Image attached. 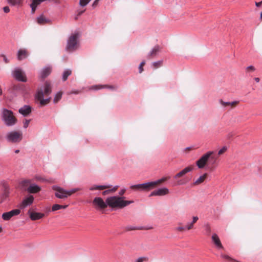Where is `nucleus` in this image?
Segmentation results:
<instances>
[{
  "instance_id": "obj_34",
  "label": "nucleus",
  "mask_w": 262,
  "mask_h": 262,
  "mask_svg": "<svg viewBox=\"0 0 262 262\" xmlns=\"http://www.w3.org/2000/svg\"><path fill=\"white\" fill-rule=\"evenodd\" d=\"M221 256L223 258H224V259H227L228 260L231 261L232 262H238L237 260H236L235 259H234L231 258V257H230L229 255H225V254H224L223 253H222L221 254Z\"/></svg>"
},
{
  "instance_id": "obj_50",
  "label": "nucleus",
  "mask_w": 262,
  "mask_h": 262,
  "mask_svg": "<svg viewBox=\"0 0 262 262\" xmlns=\"http://www.w3.org/2000/svg\"><path fill=\"white\" fill-rule=\"evenodd\" d=\"M187 229L186 227H182V226H180V227H178L176 228V229L178 231H183L185 229Z\"/></svg>"
},
{
  "instance_id": "obj_33",
  "label": "nucleus",
  "mask_w": 262,
  "mask_h": 262,
  "mask_svg": "<svg viewBox=\"0 0 262 262\" xmlns=\"http://www.w3.org/2000/svg\"><path fill=\"white\" fill-rule=\"evenodd\" d=\"M132 190L141 191V184L132 185L130 186Z\"/></svg>"
},
{
  "instance_id": "obj_47",
  "label": "nucleus",
  "mask_w": 262,
  "mask_h": 262,
  "mask_svg": "<svg viewBox=\"0 0 262 262\" xmlns=\"http://www.w3.org/2000/svg\"><path fill=\"white\" fill-rule=\"evenodd\" d=\"M3 10L5 13H8L10 12V8L8 6H5L3 8Z\"/></svg>"
},
{
  "instance_id": "obj_5",
  "label": "nucleus",
  "mask_w": 262,
  "mask_h": 262,
  "mask_svg": "<svg viewBox=\"0 0 262 262\" xmlns=\"http://www.w3.org/2000/svg\"><path fill=\"white\" fill-rule=\"evenodd\" d=\"M31 183L30 180H24L20 182V184L23 189L30 194L38 193L41 190V187L35 183Z\"/></svg>"
},
{
  "instance_id": "obj_8",
  "label": "nucleus",
  "mask_w": 262,
  "mask_h": 262,
  "mask_svg": "<svg viewBox=\"0 0 262 262\" xmlns=\"http://www.w3.org/2000/svg\"><path fill=\"white\" fill-rule=\"evenodd\" d=\"M78 33H75L70 36L68 40L66 50L68 52H73L76 49L78 43Z\"/></svg>"
},
{
  "instance_id": "obj_28",
  "label": "nucleus",
  "mask_w": 262,
  "mask_h": 262,
  "mask_svg": "<svg viewBox=\"0 0 262 262\" xmlns=\"http://www.w3.org/2000/svg\"><path fill=\"white\" fill-rule=\"evenodd\" d=\"M104 88H108V89H112V90H115V88H114V86H112V85H103H103H93L91 87V89L92 90H98Z\"/></svg>"
},
{
  "instance_id": "obj_52",
  "label": "nucleus",
  "mask_w": 262,
  "mask_h": 262,
  "mask_svg": "<svg viewBox=\"0 0 262 262\" xmlns=\"http://www.w3.org/2000/svg\"><path fill=\"white\" fill-rule=\"evenodd\" d=\"M126 190L125 189H121L119 192V194L120 195H122L123 194H124Z\"/></svg>"
},
{
  "instance_id": "obj_61",
  "label": "nucleus",
  "mask_w": 262,
  "mask_h": 262,
  "mask_svg": "<svg viewBox=\"0 0 262 262\" xmlns=\"http://www.w3.org/2000/svg\"><path fill=\"white\" fill-rule=\"evenodd\" d=\"M190 149H191L190 147H186L185 148V150H190Z\"/></svg>"
},
{
  "instance_id": "obj_15",
  "label": "nucleus",
  "mask_w": 262,
  "mask_h": 262,
  "mask_svg": "<svg viewBox=\"0 0 262 262\" xmlns=\"http://www.w3.org/2000/svg\"><path fill=\"white\" fill-rule=\"evenodd\" d=\"M52 72V67L48 66L43 67L39 72V77L44 79L48 77Z\"/></svg>"
},
{
  "instance_id": "obj_57",
  "label": "nucleus",
  "mask_w": 262,
  "mask_h": 262,
  "mask_svg": "<svg viewBox=\"0 0 262 262\" xmlns=\"http://www.w3.org/2000/svg\"><path fill=\"white\" fill-rule=\"evenodd\" d=\"M79 93L78 91H73L71 92V94H77Z\"/></svg>"
},
{
  "instance_id": "obj_44",
  "label": "nucleus",
  "mask_w": 262,
  "mask_h": 262,
  "mask_svg": "<svg viewBox=\"0 0 262 262\" xmlns=\"http://www.w3.org/2000/svg\"><path fill=\"white\" fill-rule=\"evenodd\" d=\"M146 259V257H141L136 259L135 262H143Z\"/></svg>"
},
{
  "instance_id": "obj_18",
  "label": "nucleus",
  "mask_w": 262,
  "mask_h": 262,
  "mask_svg": "<svg viewBox=\"0 0 262 262\" xmlns=\"http://www.w3.org/2000/svg\"><path fill=\"white\" fill-rule=\"evenodd\" d=\"M212 241L216 246V248L218 249H223V246L221 242V241L218 236V235L214 233L211 237Z\"/></svg>"
},
{
  "instance_id": "obj_29",
  "label": "nucleus",
  "mask_w": 262,
  "mask_h": 262,
  "mask_svg": "<svg viewBox=\"0 0 262 262\" xmlns=\"http://www.w3.org/2000/svg\"><path fill=\"white\" fill-rule=\"evenodd\" d=\"M72 74V71L70 69H67L66 70L63 74L62 76V79L63 81H65L67 80L68 77L71 75Z\"/></svg>"
},
{
  "instance_id": "obj_43",
  "label": "nucleus",
  "mask_w": 262,
  "mask_h": 262,
  "mask_svg": "<svg viewBox=\"0 0 262 262\" xmlns=\"http://www.w3.org/2000/svg\"><path fill=\"white\" fill-rule=\"evenodd\" d=\"M227 147L226 146H223L221 149L219 150L218 152V155H221L224 153L227 150Z\"/></svg>"
},
{
  "instance_id": "obj_19",
  "label": "nucleus",
  "mask_w": 262,
  "mask_h": 262,
  "mask_svg": "<svg viewBox=\"0 0 262 262\" xmlns=\"http://www.w3.org/2000/svg\"><path fill=\"white\" fill-rule=\"evenodd\" d=\"M193 167L192 166H188L185 167L182 170L178 172L177 174L174 176V178L177 179L178 178H180L184 176L187 173L192 171Z\"/></svg>"
},
{
  "instance_id": "obj_58",
  "label": "nucleus",
  "mask_w": 262,
  "mask_h": 262,
  "mask_svg": "<svg viewBox=\"0 0 262 262\" xmlns=\"http://www.w3.org/2000/svg\"><path fill=\"white\" fill-rule=\"evenodd\" d=\"M68 205H61V209H66L68 207Z\"/></svg>"
},
{
  "instance_id": "obj_42",
  "label": "nucleus",
  "mask_w": 262,
  "mask_h": 262,
  "mask_svg": "<svg viewBox=\"0 0 262 262\" xmlns=\"http://www.w3.org/2000/svg\"><path fill=\"white\" fill-rule=\"evenodd\" d=\"M84 11H85V10H78L77 12V14L75 17V19L76 20H77L78 19V18L84 12Z\"/></svg>"
},
{
  "instance_id": "obj_59",
  "label": "nucleus",
  "mask_w": 262,
  "mask_h": 262,
  "mask_svg": "<svg viewBox=\"0 0 262 262\" xmlns=\"http://www.w3.org/2000/svg\"><path fill=\"white\" fill-rule=\"evenodd\" d=\"M254 80L256 82H258L259 81V78L258 77H256L254 78Z\"/></svg>"
},
{
  "instance_id": "obj_26",
  "label": "nucleus",
  "mask_w": 262,
  "mask_h": 262,
  "mask_svg": "<svg viewBox=\"0 0 262 262\" xmlns=\"http://www.w3.org/2000/svg\"><path fill=\"white\" fill-rule=\"evenodd\" d=\"M110 186L107 185H94L91 187H90L89 189L91 191L96 190H103L109 188Z\"/></svg>"
},
{
  "instance_id": "obj_14",
  "label": "nucleus",
  "mask_w": 262,
  "mask_h": 262,
  "mask_svg": "<svg viewBox=\"0 0 262 262\" xmlns=\"http://www.w3.org/2000/svg\"><path fill=\"white\" fill-rule=\"evenodd\" d=\"M168 192L169 190L168 188L166 187L161 188L152 191L150 193L149 196L165 195L168 194Z\"/></svg>"
},
{
  "instance_id": "obj_31",
  "label": "nucleus",
  "mask_w": 262,
  "mask_h": 262,
  "mask_svg": "<svg viewBox=\"0 0 262 262\" xmlns=\"http://www.w3.org/2000/svg\"><path fill=\"white\" fill-rule=\"evenodd\" d=\"M199 218L197 216H193L192 218V221L189 223L186 226L187 229L190 230L193 228V224L196 222Z\"/></svg>"
},
{
  "instance_id": "obj_39",
  "label": "nucleus",
  "mask_w": 262,
  "mask_h": 262,
  "mask_svg": "<svg viewBox=\"0 0 262 262\" xmlns=\"http://www.w3.org/2000/svg\"><path fill=\"white\" fill-rule=\"evenodd\" d=\"M59 209H61V205L54 204L52 207V211H57Z\"/></svg>"
},
{
  "instance_id": "obj_49",
  "label": "nucleus",
  "mask_w": 262,
  "mask_h": 262,
  "mask_svg": "<svg viewBox=\"0 0 262 262\" xmlns=\"http://www.w3.org/2000/svg\"><path fill=\"white\" fill-rule=\"evenodd\" d=\"M247 70L254 71L255 70V68L253 66H250L247 67Z\"/></svg>"
},
{
  "instance_id": "obj_54",
  "label": "nucleus",
  "mask_w": 262,
  "mask_h": 262,
  "mask_svg": "<svg viewBox=\"0 0 262 262\" xmlns=\"http://www.w3.org/2000/svg\"><path fill=\"white\" fill-rule=\"evenodd\" d=\"M118 188V186H114L113 188L111 189V192H115Z\"/></svg>"
},
{
  "instance_id": "obj_55",
  "label": "nucleus",
  "mask_w": 262,
  "mask_h": 262,
  "mask_svg": "<svg viewBox=\"0 0 262 262\" xmlns=\"http://www.w3.org/2000/svg\"><path fill=\"white\" fill-rule=\"evenodd\" d=\"M118 188V186H114L113 188L111 189V192H115Z\"/></svg>"
},
{
  "instance_id": "obj_20",
  "label": "nucleus",
  "mask_w": 262,
  "mask_h": 262,
  "mask_svg": "<svg viewBox=\"0 0 262 262\" xmlns=\"http://www.w3.org/2000/svg\"><path fill=\"white\" fill-rule=\"evenodd\" d=\"M155 188L153 182H148L141 184V191H149Z\"/></svg>"
},
{
  "instance_id": "obj_48",
  "label": "nucleus",
  "mask_w": 262,
  "mask_h": 262,
  "mask_svg": "<svg viewBox=\"0 0 262 262\" xmlns=\"http://www.w3.org/2000/svg\"><path fill=\"white\" fill-rule=\"evenodd\" d=\"M111 192V190H110V189L106 190L102 192V194L103 195H105L108 194Z\"/></svg>"
},
{
  "instance_id": "obj_45",
  "label": "nucleus",
  "mask_w": 262,
  "mask_h": 262,
  "mask_svg": "<svg viewBox=\"0 0 262 262\" xmlns=\"http://www.w3.org/2000/svg\"><path fill=\"white\" fill-rule=\"evenodd\" d=\"M30 122V120H26L25 122L24 123V127L26 128L28 127L29 124Z\"/></svg>"
},
{
  "instance_id": "obj_40",
  "label": "nucleus",
  "mask_w": 262,
  "mask_h": 262,
  "mask_svg": "<svg viewBox=\"0 0 262 262\" xmlns=\"http://www.w3.org/2000/svg\"><path fill=\"white\" fill-rule=\"evenodd\" d=\"M206 234L207 235H209L211 233V228L208 224H207L205 226Z\"/></svg>"
},
{
  "instance_id": "obj_21",
  "label": "nucleus",
  "mask_w": 262,
  "mask_h": 262,
  "mask_svg": "<svg viewBox=\"0 0 262 262\" xmlns=\"http://www.w3.org/2000/svg\"><path fill=\"white\" fill-rule=\"evenodd\" d=\"M24 89V86L23 85H21V84H17V85L12 84L11 85V88H10L9 90H10V91L11 93H15L18 92H23Z\"/></svg>"
},
{
  "instance_id": "obj_22",
  "label": "nucleus",
  "mask_w": 262,
  "mask_h": 262,
  "mask_svg": "<svg viewBox=\"0 0 262 262\" xmlns=\"http://www.w3.org/2000/svg\"><path fill=\"white\" fill-rule=\"evenodd\" d=\"M17 59L19 60H21L28 56V52L26 50L20 49L17 52Z\"/></svg>"
},
{
  "instance_id": "obj_56",
  "label": "nucleus",
  "mask_w": 262,
  "mask_h": 262,
  "mask_svg": "<svg viewBox=\"0 0 262 262\" xmlns=\"http://www.w3.org/2000/svg\"><path fill=\"white\" fill-rule=\"evenodd\" d=\"M214 159H215V161H214L213 160L208 161V164H211L212 165L213 164H214L215 161H216V159H215V157H214Z\"/></svg>"
},
{
  "instance_id": "obj_41",
  "label": "nucleus",
  "mask_w": 262,
  "mask_h": 262,
  "mask_svg": "<svg viewBox=\"0 0 262 262\" xmlns=\"http://www.w3.org/2000/svg\"><path fill=\"white\" fill-rule=\"evenodd\" d=\"M145 61H143L140 63V64L139 66V72L140 73H141L143 72V66L145 64Z\"/></svg>"
},
{
  "instance_id": "obj_17",
  "label": "nucleus",
  "mask_w": 262,
  "mask_h": 262,
  "mask_svg": "<svg viewBox=\"0 0 262 262\" xmlns=\"http://www.w3.org/2000/svg\"><path fill=\"white\" fill-rule=\"evenodd\" d=\"M160 51V47L159 45L155 46L147 55V58L150 59L158 54Z\"/></svg>"
},
{
  "instance_id": "obj_30",
  "label": "nucleus",
  "mask_w": 262,
  "mask_h": 262,
  "mask_svg": "<svg viewBox=\"0 0 262 262\" xmlns=\"http://www.w3.org/2000/svg\"><path fill=\"white\" fill-rule=\"evenodd\" d=\"M62 93L61 92H57L54 98L53 99V102L54 103H57L61 99L62 97Z\"/></svg>"
},
{
  "instance_id": "obj_7",
  "label": "nucleus",
  "mask_w": 262,
  "mask_h": 262,
  "mask_svg": "<svg viewBox=\"0 0 262 262\" xmlns=\"http://www.w3.org/2000/svg\"><path fill=\"white\" fill-rule=\"evenodd\" d=\"M213 151H208L203 155L196 162V164L199 168H203L208 161H215L214 157L212 156Z\"/></svg>"
},
{
  "instance_id": "obj_23",
  "label": "nucleus",
  "mask_w": 262,
  "mask_h": 262,
  "mask_svg": "<svg viewBox=\"0 0 262 262\" xmlns=\"http://www.w3.org/2000/svg\"><path fill=\"white\" fill-rule=\"evenodd\" d=\"M152 227L146 228L143 226H127L125 227V230L127 231L135 230H143V229H150Z\"/></svg>"
},
{
  "instance_id": "obj_11",
  "label": "nucleus",
  "mask_w": 262,
  "mask_h": 262,
  "mask_svg": "<svg viewBox=\"0 0 262 262\" xmlns=\"http://www.w3.org/2000/svg\"><path fill=\"white\" fill-rule=\"evenodd\" d=\"M34 200V197L31 194L25 196L23 199L21 203L19 204V208L23 209L30 206L33 204Z\"/></svg>"
},
{
  "instance_id": "obj_6",
  "label": "nucleus",
  "mask_w": 262,
  "mask_h": 262,
  "mask_svg": "<svg viewBox=\"0 0 262 262\" xmlns=\"http://www.w3.org/2000/svg\"><path fill=\"white\" fill-rule=\"evenodd\" d=\"M5 139L7 142L10 143H19L23 139V134L19 131H11L7 133Z\"/></svg>"
},
{
  "instance_id": "obj_62",
  "label": "nucleus",
  "mask_w": 262,
  "mask_h": 262,
  "mask_svg": "<svg viewBox=\"0 0 262 262\" xmlns=\"http://www.w3.org/2000/svg\"><path fill=\"white\" fill-rule=\"evenodd\" d=\"M15 154H18L19 152V149H16L15 150Z\"/></svg>"
},
{
  "instance_id": "obj_53",
  "label": "nucleus",
  "mask_w": 262,
  "mask_h": 262,
  "mask_svg": "<svg viewBox=\"0 0 262 262\" xmlns=\"http://www.w3.org/2000/svg\"><path fill=\"white\" fill-rule=\"evenodd\" d=\"M262 5V1L260 2H255V6L257 7H260Z\"/></svg>"
},
{
  "instance_id": "obj_63",
  "label": "nucleus",
  "mask_w": 262,
  "mask_h": 262,
  "mask_svg": "<svg viewBox=\"0 0 262 262\" xmlns=\"http://www.w3.org/2000/svg\"><path fill=\"white\" fill-rule=\"evenodd\" d=\"M260 18H262V12L260 13Z\"/></svg>"
},
{
  "instance_id": "obj_46",
  "label": "nucleus",
  "mask_w": 262,
  "mask_h": 262,
  "mask_svg": "<svg viewBox=\"0 0 262 262\" xmlns=\"http://www.w3.org/2000/svg\"><path fill=\"white\" fill-rule=\"evenodd\" d=\"M100 0H95L94 2H93V3L92 4V6L95 8L97 5H98V2Z\"/></svg>"
},
{
  "instance_id": "obj_35",
  "label": "nucleus",
  "mask_w": 262,
  "mask_h": 262,
  "mask_svg": "<svg viewBox=\"0 0 262 262\" xmlns=\"http://www.w3.org/2000/svg\"><path fill=\"white\" fill-rule=\"evenodd\" d=\"M167 180V178H165V177H163L160 179H159L156 181H152L153 182V183H154V186L155 187H156V186L158 184H159L161 183H163L164 182H165V181H166Z\"/></svg>"
},
{
  "instance_id": "obj_16",
  "label": "nucleus",
  "mask_w": 262,
  "mask_h": 262,
  "mask_svg": "<svg viewBox=\"0 0 262 262\" xmlns=\"http://www.w3.org/2000/svg\"><path fill=\"white\" fill-rule=\"evenodd\" d=\"M32 109V108L30 105H25L19 109L18 112L24 117H27L31 114Z\"/></svg>"
},
{
  "instance_id": "obj_4",
  "label": "nucleus",
  "mask_w": 262,
  "mask_h": 262,
  "mask_svg": "<svg viewBox=\"0 0 262 262\" xmlns=\"http://www.w3.org/2000/svg\"><path fill=\"white\" fill-rule=\"evenodd\" d=\"M52 189L56 191L54 194L55 196L60 199H65L72 194L80 190V188H77L67 190L56 185L53 186Z\"/></svg>"
},
{
  "instance_id": "obj_51",
  "label": "nucleus",
  "mask_w": 262,
  "mask_h": 262,
  "mask_svg": "<svg viewBox=\"0 0 262 262\" xmlns=\"http://www.w3.org/2000/svg\"><path fill=\"white\" fill-rule=\"evenodd\" d=\"M2 57H3V60L4 61V62L5 63H7L9 62V60L8 59V58L6 57V56L5 55H3Z\"/></svg>"
},
{
  "instance_id": "obj_24",
  "label": "nucleus",
  "mask_w": 262,
  "mask_h": 262,
  "mask_svg": "<svg viewBox=\"0 0 262 262\" xmlns=\"http://www.w3.org/2000/svg\"><path fill=\"white\" fill-rule=\"evenodd\" d=\"M37 21L39 24H45L51 23V20L45 17L43 15H41L38 16L37 18Z\"/></svg>"
},
{
  "instance_id": "obj_10",
  "label": "nucleus",
  "mask_w": 262,
  "mask_h": 262,
  "mask_svg": "<svg viewBox=\"0 0 262 262\" xmlns=\"http://www.w3.org/2000/svg\"><path fill=\"white\" fill-rule=\"evenodd\" d=\"M12 75L13 77L19 81L26 82L27 78L25 73L23 70L19 68H16L12 72Z\"/></svg>"
},
{
  "instance_id": "obj_25",
  "label": "nucleus",
  "mask_w": 262,
  "mask_h": 262,
  "mask_svg": "<svg viewBox=\"0 0 262 262\" xmlns=\"http://www.w3.org/2000/svg\"><path fill=\"white\" fill-rule=\"evenodd\" d=\"M219 103L222 106H223L224 107H228V106H233V105L236 104L238 103V102L236 101H233L231 102H225V101H224L222 99H220Z\"/></svg>"
},
{
  "instance_id": "obj_13",
  "label": "nucleus",
  "mask_w": 262,
  "mask_h": 262,
  "mask_svg": "<svg viewBox=\"0 0 262 262\" xmlns=\"http://www.w3.org/2000/svg\"><path fill=\"white\" fill-rule=\"evenodd\" d=\"M28 214L32 221H36L40 220L45 216V214L41 212H36L32 211L31 209H29L28 211Z\"/></svg>"
},
{
  "instance_id": "obj_27",
  "label": "nucleus",
  "mask_w": 262,
  "mask_h": 262,
  "mask_svg": "<svg viewBox=\"0 0 262 262\" xmlns=\"http://www.w3.org/2000/svg\"><path fill=\"white\" fill-rule=\"evenodd\" d=\"M3 189L4 190L2 197L3 200H5L9 196V190L8 186L6 184L4 185Z\"/></svg>"
},
{
  "instance_id": "obj_3",
  "label": "nucleus",
  "mask_w": 262,
  "mask_h": 262,
  "mask_svg": "<svg viewBox=\"0 0 262 262\" xmlns=\"http://www.w3.org/2000/svg\"><path fill=\"white\" fill-rule=\"evenodd\" d=\"M1 118L2 121L7 126H12L17 122V119L14 116L13 112L6 108H3L2 110Z\"/></svg>"
},
{
  "instance_id": "obj_1",
  "label": "nucleus",
  "mask_w": 262,
  "mask_h": 262,
  "mask_svg": "<svg viewBox=\"0 0 262 262\" xmlns=\"http://www.w3.org/2000/svg\"><path fill=\"white\" fill-rule=\"evenodd\" d=\"M52 86L51 83L48 81H46L42 88L38 89L36 91L34 98L36 102H38L40 106H44L48 104L51 100V97H49L44 98V96H49L51 94Z\"/></svg>"
},
{
  "instance_id": "obj_2",
  "label": "nucleus",
  "mask_w": 262,
  "mask_h": 262,
  "mask_svg": "<svg viewBox=\"0 0 262 262\" xmlns=\"http://www.w3.org/2000/svg\"><path fill=\"white\" fill-rule=\"evenodd\" d=\"M124 196H113L106 199L107 206L111 208H123L134 203L133 201H125Z\"/></svg>"
},
{
  "instance_id": "obj_38",
  "label": "nucleus",
  "mask_w": 262,
  "mask_h": 262,
  "mask_svg": "<svg viewBox=\"0 0 262 262\" xmlns=\"http://www.w3.org/2000/svg\"><path fill=\"white\" fill-rule=\"evenodd\" d=\"M91 0H80L79 5L81 7H84L86 6Z\"/></svg>"
},
{
  "instance_id": "obj_9",
  "label": "nucleus",
  "mask_w": 262,
  "mask_h": 262,
  "mask_svg": "<svg viewBox=\"0 0 262 262\" xmlns=\"http://www.w3.org/2000/svg\"><path fill=\"white\" fill-rule=\"evenodd\" d=\"M92 203L95 208L98 210H102L107 207L106 200L105 202L100 197H96L93 200Z\"/></svg>"
},
{
  "instance_id": "obj_37",
  "label": "nucleus",
  "mask_w": 262,
  "mask_h": 262,
  "mask_svg": "<svg viewBox=\"0 0 262 262\" xmlns=\"http://www.w3.org/2000/svg\"><path fill=\"white\" fill-rule=\"evenodd\" d=\"M162 60H159L152 62V64L155 68H158L162 66Z\"/></svg>"
},
{
  "instance_id": "obj_36",
  "label": "nucleus",
  "mask_w": 262,
  "mask_h": 262,
  "mask_svg": "<svg viewBox=\"0 0 262 262\" xmlns=\"http://www.w3.org/2000/svg\"><path fill=\"white\" fill-rule=\"evenodd\" d=\"M8 3L12 5L15 6L17 4H19L21 3V0H7Z\"/></svg>"
},
{
  "instance_id": "obj_60",
  "label": "nucleus",
  "mask_w": 262,
  "mask_h": 262,
  "mask_svg": "<svg viewBox=\"0 0 262 262\" xmlns=\"http://www.w3.org/2000/svg\"><path fill=\"white\" fill-rule=\"evenodd\" d=\"M3 232V227L2 226H0V233Z\"/></svg>"
},
{
  "instance_id": "obj_32",
  "label": "nucleus",
  "mask_w": 262,
  "mask_h": 262,
  "mask_svg": "<svg viewBox=\"0 0 262 262\" xmlns=\"http://www.w3.org/2000/svg\"><path fill=\"white\" fill-rule=\"evenodd\" d=\"M207 176L206 174H204L203 176H200L194 182L195 184H199L202 183L206 179Z\"/></svg>"
},
{
  "instance_id": "obj_12",
  "label": "nucleus",
  "mask_w": 262,
  "mask_h": 262,
  "mask_svg": "<svg viewBox=\"0 0 262 262\" xmlns=\"http://www.w3.org/2000/svg\"><path fill=\"white\" fill-rule=\"evenodd\" d=\"M20 213V209H15L9 212H4L2 214V219L5 221H9L12 217L17 215Z\"/></svg>"
}]
</instances>
